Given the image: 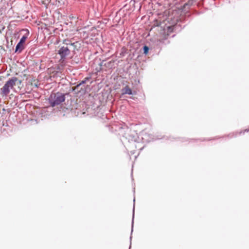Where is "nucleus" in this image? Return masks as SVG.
Returning <instances> with one entry per match:
<instances>
[{"label":"nucleus","instance_id":"1","mask_svg":"<svg viewBox=\"0 0 249 249\" xmlns=\"http://www.w3.org/2000/svg\"><path fill=\"white\" fill-rule=\"evenodd\" d=\"M180 19L176 18L172 20L171 18H168L162 22L156 20L154 25L158 27L157 30L160 35L167 36L171 33L179 31L185 26V25L181 24Z\"/></svg>","mask_w":249,"mask_h":249},{"label":"nucleus","instance_id":"2","mask_svg":"<svg viewBox=\"0 0 249 249\" xmlns=\"http://www.w3.org/2000/svg\"><path fill=\"white\" fill-rule=\"evenodd\" d=\"M62 46H61L58 50L57 53L59 55L61 60H65L66 57L72 53V55L76 54V51H78L80 44L78 41L72 42L69 39H65L62 41Z\"/></svg>","mask_w":249,"mask_h":249},{"label":"nucleus","instance_id":"3","mask_svg":"<svg viewBox=\"0 0 249 249\" xmlns=\"http://www.w3.org/2000/svg\"><path fill=\"white\" fill-rule=\"evenodd\" d=\"M67 94L68 93L64 94L60 92L52 93L48 98L51 106L54 107L64 102L66 98L65 95Z\"/></svg>","mask_w":249,"mask_h":249},{"label":"nucleus","instance_id":"4","mask_svg":"<svg viewBox=\"0 0 249 249\" xmlns=\"http://www.w3.org/2000/svg\"><path fill=\"white\" fill-rule=\"evenodd\" d=\"M22 31H25L26 33L22 36L16 46L15 53L18 54L20 53L24 50L25 43L29 35V31L28 29H24Z\"/></svg>","mask_w":249,"mask_h":249},{"label":"nucleus","instance_id":"5","mask_svg":"<svg viewBox=\"0 0 249 249\" xmlns=\"http://www.w3.org/2000/svg\"><path fill=\"white\" fill-rule=\"evenodd\" d=\"M124 129V133L123 137L127 140L129 142H136L138 141V136L135 131L132 130L128 127L123 128Z\"/></svg>","mask_w":249,"mask_h":249},{"label":"nucleus","instance_id":"6","mask_svg":"<svg viewBox=\"0 0 249 249\" xmlns=\"http://www.w3.org/2000/svg\"><path fill=\"white\" fill-rule=\"evenodd\" d=\"M18 81V79L16 77H12L9 78L7 81L6 82L5 84H7L11 89H12L16 85V82Z\"/></svg>","mask_w":249,"mask_h":249},{"label":"nucleus","instance_id":"7","mask_svg":"<svg viewBox=\"0 0 249 249\" xmlns=\"http://www.w3.org/2000/svg\"><path fill=\"white\" fill-rule=\"evenodd\" d=\"M121 91L122 94L133 95L135 93V92L133 91L127 85L123 88L121 89Z\"/></svg>","mask_w":249,"mask_h":249},{"label":"nucleus","instance_id":"8","mask_svg":"<svg viewBox=\"0 0 249 249\" xmlns=\"http://www.w3.org/2000/svg\"><path fill=\"white\" fill-rule=\"evenodd\" d=\"M11 89L7 84L5 83L3 87L0 89L1 93L2 96H7L10 92Z\"/></svg>","mask_w":249,"mask_h":249},{"label":"nucleus","instance_id":"9","mask_svg":"<svg viewBox=\"0 0 249 249\" xmlns=\"http://www.w3.org/2000/svg\"><path fill=\"white\" fill-rule=\"evenodd\" d=\"M115 60H111L108 62L106 61L104 67L108 69H112L115 68Z\"/></svg>","mask_w":249,"mask_h":249},{"label":"nucleus","instance_id":"10","mask_svg":"<svg viewBox=\"0 0 249 249\" xmlns=\"http://www.w3.org/2000/svg\"><path fill=\"white\" fill-rule=\"evenodd\" d=\"M135 198L134 197V199H133L134 204H133V208L132 220V223H131V233L132 232L133 230L134 210H135Z\"/></svg>","mask_w":249,"mask_h":249},{"label":"nucleus","instance_id":"11","mask_svg":"<svg viewBox=\"0 0 249 249\" xmlns=\"http://www.w3.org/2000/svg\"><path fill=\"white\" fill-rule=\"evenodd\" d=\"M142 49L143 54L145 55L147 54L149 50V48L146 45H144L142 47Z\"/></svg>","mask_w":249,"mask_h":249},{"label":"nucleus","instance_id":"12","mask_svg":"<svg viewBox=\"0 0 249 249\" xmlns=\"http://www.w3.org/2000/svg\"><path fill=\"white\" fill-rule=\"evenodd\" d=\"M196 0H189L184 5V8H185L186 6L189 7L191 6Z\"/></svg>","mask_w":249,"mask_h":249},{"label":"nucleus","instance_id":"13","mask_svg":"<svg viewBox=\"0 0 249 249\" xmlns=\"http://www.w3.org/2000/svg\"><path fill=\"white\" fill-rule=\"evenodd\" d=\"M86 83V82L85 81V80H84V79L82 81H81L79 84H78L76 86L77 87H79L80 86L82 85H83L84 84H85Z\"/></svg>","mask_w":249,"mask_h":249},{"label":"nucleus","instance_id":"14","mask_svg":"<svg viewBox=\"0 0 249 249\" xmlns=\"http://www.w3.org/2000/svg\"><path fill=\"white\" fill-rule=\"evenodd\" d=\"M236 135H237V133H233L229 134L227 136V137L231 138H232L233 137L236 136Z\"/></svg>","mask_w":249,"mask_h":249},{"label":"nucleus","instance_id":"15","mask_svg":"<svg viewBox=\"0 0 249 249\" xmlns=\"http://www.w3.org/2000/svg\"><path fill=\"white\" fill-rule=\"evenodd\" d=\"M249 131V129H246L243 131H241L240 132L239 134H244L246 132H248Z\"/></svg>","mask_w":249,"mask_h":249},{"label":"nucleus","instance_id":"16","mask_svg":"<svg viewBox=\"0 0 249 249\" xmlns=\"http://www.w3.org/2000/svg\"><path fill=\"white\" fill-rule=\"evenodd\" d=\"M91 79L90 76H88L85 77L84 80H85V81L87 82V81H89Z\"/></svg>","mask_w":249,"mask_h":249},{"label":"nucleus","instance_id":"17","mask_svg":"<svg viewBox=\"0 0 249 249\" xmlns=\"http://www.w3.org/2000/svg\"><path fill=\"white\" fill-rule=\"evenodd\" d=\"M106 62L105 60H103L100 63L99 66L101 67L104 66L105 63Z\"/></svg>","mask_w":249,"mask_h":249},{"label":"nucleus","instance_id":"18","mask_svg":"<svg viewBox=\"0 0 249 249\" xmlns=\"http://www.w3.org/2000/svg\"><path fill=\"white\" fill-rule=\"evenodd\" d=\"M131 239H132V237H131V236H130V246H129V249H130V248H131Z\"/></svg>","mask_w":249,"mask_h":249}]
</instances>
